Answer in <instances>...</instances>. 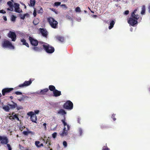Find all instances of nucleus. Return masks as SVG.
Here are the masks:
<instances>
[{"label": "nucleus", "mask_w": 150, "mask_h": 150, "mask_svg": "<svg viewBox=\"0 0 150 150\" xmlns=\"http://www.w3.org/2000/svg\"><path fill=\"white\" fill-rule=\"evenodd\" d=\"M17 104L13 102V105H10L9 106L10 107V108L13 109L15 108L17 106Z\"/></svg>", "instance_id": "cd10ccee"}, {"label": "nucleus", "mask_w": 150, "mask_h": 150, "mask_svg": "<svg viewBox=\"0 0 150 150\" xmlns=\"http://www.w3.org/2000/svg\"><path fill=\"white\" fill-rule=\"evenodd\" d=\"M79 131L80 136L82 135L83 133V130L81 128H79Z\"/></svg>", "instance_id": "f704fd0d"}, {"label": "nucleus", "mask_w": 150, "mask_h": 150, "mask_svg": "<svg viewBox=\"0 0 150 150\" xmlns=\"http://www.w3.org/2000/svg\"><path fill=\"white\" fill-rule=\"evenodd\" d=\"M3 19L5 21L7 20V19L6 16H3Z\"/></svg>", "instance_id": "e2e57ef3"}, {"label": "nucleus", "mask_w": 150, "mask_h": 150, "mask_svg": "<svg viewBox=\"0 0 150 150\" xmlns=\"http://www.w3.org/2000/svg\"><path fill=\"white\" fill-rule=\"evenodd\" d=\"M0 13L4 14L6 13V12L4 10H0Z\"/></svg>", "instance_id": "5fc2aeb1"}, {"label": "nucleus", "mask_w": 150, "mask_h": 150, "mask_svg": "<svg viewBox=\"0 0 150 150\" xmlns=\"http://www.w3.org/2000/svg\"><path fill=\"white\" fill-rule=\"evenodd\" d=\"M7 4L9 6H10L13 5L11 2V1H9L7 3Z\"/></svg>", "instance_id": "a18cd8bd"}, {"label": "nucleus", "mask_w": 150, "mask_h": 150, "mask_svg": "<svg viewBox=\"0 0 150 150\" xmlns=\"http://www.w3.org/2000/svg\"><path fill=\"white\" fill-rule=\"evenodd\" d=\"M9 118L10 120H14V117H13V116H10V117H9Z\"/></svg>", "instance_id": "052dcab7"}, {"label": "nucleus", "mask_w": 150, "mask_h": 150, "mask_svg": "<svg viewBox=\"0 0 150 150\" xmlns=\"http://www.w3.org/2000/svg\"><path fill=\"white\" fill-rule=\"evenodd\" d=\"M47 20L52 28L54 29L57 28L58 22L53 18L50 17L47 18Z\"/></svg>", "instance_id": "f257e3e1"}, {"label": "nucleus", "mask_w": 150, "mask_h": 150, "mask_svg": "<svg viewBox=\"0 0 150 150\" xmlns=\"http://www.w3.org/2000/svg\"><path fill=\"white\" fill-rule=\"evenodd\" d=\"M0 141L1 143L3 144H7L8 142V140L6 136H0Z\"/></svg>", "instance_id": "6e6552de"}, {"label": "nucleus", "mask_w": 150, "mask_h": 150, "mask_svg": "<svg viewBox=\"0 0 150 150\" xmlns=\"http://www.w3.org/2000/svg\"><path fill=\"white\" fill-rule=\"evenodd\" d=\"M7 146L8 147V150H12V148H11V147L9 144H7Z\"/></svg>", "instance_id": "37998d69"}, {"label": "nucleus", "mask_w": 150, "mask_h": 150, "mask_svg": "<svg viewBox=\"0 0 150 150\" xmlns=\"http://www.w3.org/2000/svg\"><path fill=\"white\" fill-rule=\"evenodd\" d=\"M67 131L68 130H69L70 129V127L69 126V125H67Z\"/></svg>", "instance_id": "69168bd1"}, {"label": "nucleus", "mask_w": 150, "mask_h": 150, "mask_svg": "<svg viewBox=\"0 0 150 150\" xmlns=\"http://www.w3.org/2000/svg\"><path fill=\"white\" fill-rule=\"evenodd\" d=\"M53 94V96L55 97L59 96L61 95V92L57 89H56L54 91Z\"/></svg>", "instance_id": "dca6fc26"}, {"label": "nucleus", "mask_w": 150, "mask_h": 150, "mask_svg": "<svg viewBox=\"0 0 150 150\" xmlns=\"http://www.w3.org/2000/svg\"><path fill=\"white\" fill-rule=\"evenodd\" d=\"M32 48L33 50L36 52H41L42 50V49L41 47H39L34 46Z\"/></svg>", "instance_id": "f3484780"}, {"label": "nucleus", "mask_w": 150, "mask_h": 150, "mask_svg": "<svg viewBox=\"0 0 150 150\" xmlns=\"http://www.w3.org/2000/svg\"><path fill=\"white\" fill-rule=\"evenodd\" d=\"M23 134L25 135H28L29 134H30L32 135H34L35 134L34 132H32L31 131L29 130L27 131H24L23 132Z\"/></svg>", "instance_id": "aec40b11"}, {"label": "nucleus", "mask_w": 150, "mask_h": 150, "mask_svg": "<svg viewBox=\"0 0 150 150\" xmlns=\"http://www.w3.org/2000/svg\"><path fill=\"white\" fill-rule=\"evenodd\" d=\"M49 91V89L47 88H45L44 89L42 90L41 91L38 92L37 93L39 95H45Z\"/></svg>", "instance_id": "2eb2a0df"}, {"label": "nucleus", "mask_w": 150, "mask_h": 150, "mask_svg": "<svg viewBox=\"0 0 150 150\" xmlns=\"http://www.w3.org/2000/svg\"><path fill=\"white\" fill-rule=\"evenodd\" d=\"M28 14L27 13L23 15H22V14H20L21 19L23 20H24L25 19V16H28Z\"/></svg>", "instance_id": "bb28decb"}, {"label": "nucleus", "mask_w": 150, "mask_h": 150, "mask_svg": "<svg viewBox=\"0 0 150 150\" xmlns=\"http://www.w3.org/2000/svg\"><path fill=\"white\" fill-rule=\"evenodd\" d=\"M40 10H38L37 11V12L38 13H42L43 12V10L42 8L40 6L39 7Z\"/></svg>", "instance_id": "7c9ffc66"}, {"label": "nucleus", "mask_w": 150, "mask_h": 150, "mask_svg": "<svg viewBox=\"0 0 150 150\" xmlns=\"http://www.w3.org/2000/svg\"><path fill=\"white\" fill-rule=\"evenodd\" d=\"M63 145L64 146V147H66L67 146V144L66 141H64L63 142Z\"/></svg>", "instance_id": "de8ad7c7"}, {"label": "nucleus", "mask_w": 150, "mask_h": 150, "mask_svg": "<svg viewBox=\"0 0 150 150\" xmlns=\"http://www.w3.org/2000/svg\"><path fill=\"white\" fill-rule=\"evenodd\" d=\"M43 125L45 127V129L46 128V123H44L43 124Z\"/></svg>", "instance_id": "774afa93"}, {"label": "nucleus", "mask_w": 150, "mask_h": 150, "mask_svg": "<svg viewBox=\"0 0 150 150\" xmlns=\"http://www.w3.org/2000/svg\"><path fill=\"white\" fill-rule=\"evenodd\" d=\"M75 11L76 12H81L80 8L79 7H77L75 9Z\"/></svg>", "instance_id": "c9c22d12"}, {"label": "nucleus", "mask_w": 150, "mask_h": 150, "mask_svg": "<svg viewBox=\"0 0 150 150\" xmlns=\"http://www.w3.org/2000/svg\"><path fill=\"white\" fill-rule=\"evenodd\" d=\"M46 46L48 47V50L49 52H46L48 53H52L54 51V48L51 46H50L49 44H46Z\"/></svg>", "instance_id": "f8f14e48"}, {"label": "nucleus", "mask_w": 150, "mask_h": 150, "mask_svg": "<svg viewBox=\"0 0 150 150\" xmlns=\"http://www.w3.org/2000/svg\"><path fill=\"white\" fill-rule=\"evenodd\" d=\"M13 117L15 118H16V120H18V121H19V118L18 117L17 115L16 114H15V115H13Z\"/></svg>", "instance_id": "ea45409f"}, {"label": "nucleus", "mask_w": 150, "mask_h": 150, "mask_svg": "<svg viewBox=\"0 0 150 150\" xmlns=\"http://www.w3.org/2000/svg\"><path fill=\"white\" fill-rule=\"evenodd\" d=\"M63 108L66 109L71 110L73 108V103L70 100H67L63 105Z\"/></svg>", "instance_id": "7ed1b4c3"}, {"label": "nucleus", "mask_w": 150, "mask_h": 150, "mask_svg": "<svg viewBox=\"0 0 150 150\" xmlns=\"http://www.w3.org/2000/svg\"><path fill=\"white\" fill-rule=\"evenodd\" d=\"M65 118H64V120H62V123L64 124V123H65V122H66L65 121Z\"/></svg>", "instance_id": "338daca9"}, {"label": "nucleus", "mask_w": 150, "mask_h": 150, "mask_svg": "<svg viewBox=\"0 0 150 150\" xmlns=\"http://www.w3.org/2000/svg\"><path fill=\"white\" fill-rule=\"evenodd\" d=\"M20 40L21 42L22 43V44L23 45L26 46L28 47H29L28 43L26 42V40L25 39L23 38L21 39Z\"/></svg>", "instance_id": "a211bd4d"}, {"label": "nucleus", "mask_w": 150, "mask_h": 150, "mask_svg": "<svg viewBox=\"0 0 150 150\" xmlns=\"http://www.w3.org/2000/svg\"><path fill=\"white\" fill-rule=\"evenodd\" d=\"M102 150H110V149L108 147L104 146L103 147Z\"/></svg>", "instance_id": "e433bc0d"}, {"label": "nucleus", "mask_w": 150, "mask_h": 150, "mask_svg": "<svg viewBox=\"0 0 150 150\" xmlns=\"http://www.w3.org/2000/svg\"><path fill=\"white\" fill-rule=\"evenodd\" d=\"M129 13V11L128 10H126L125 11L124 13V14L126 15H128Z\"/></svg>", "instance_id": "864d4df0"}, {"label": "nucleus", "mask_w": 150, "mask_h": 150, "mask_svg": "<svg viewBox=\"0 0 150 150\" xmlns=\"http://www.w3.org/2000/svg\"><path fill=\"white\" fill-rule=\"evenodd\" d=\"M35 0H30V4H29L30 6L33 7L35 6Z\"/></svg>", "instance_id": "5701e85b"}, {"label": "nucleus", "mask_w": 150, "mask_h": 150, "mask_svg": "<svg viewBox=\"0 0 150 150\" xmlns=\"http://www.w3.org/2000/svg\"><path fill=\"white\" fill-rule=\"evenodd\" d=\"M48 89L51 91H53V92L56 89L55 87L54 86L52 85H50L49 86Z\"/></svg>", "instance_id": "a878e982"}, {"label": "nucleus", "mask_w": 150, "mask_h": 150, "mask_svg": "<svg viewBox=\"0 0 150 150\" xmlns=\"http://www.w3.org/2000/svg\"><path fill=\"white\" fill-rule=\"evenodd\" d=\"M29 40L31 44L34 46H37L39 43L38 41L36 39H34L32 37L29 36Z\"/></svg>", "instance_id": "39448f33"}, {"label": "nucleus", "mask_w": 150, "mask_h": 150, "mask_svg": "<svg viewBox=\"0 0 150 150\" xmlns=\"http://www.w3.org/2000/svg\"><path fill=\"white\" fill-rule=\"evenodd\" d=\"M50 9L52 11L55 12L56 14H57V12L56 11L55 9L53 8H50Z\"/></svg>", "instance_id": "8fccbe9b"}, {"label": "nucleus", "mask_w": 150, "mask_h": 150, "mask_svg": "<svg viewBox=\"0 0 150 150\" xmlns=\"http://www.w3.org/2000/svg\"><path fill=\"white\" fill-rule=\"evenodd\" d=\"M40 143V142L39 141H35V144L36 146H37L38 147H39V145H38Z\"/></svg>", "instance_id": "4c0bfd02"}, {"label": "nucleus", "mask_w": 150, "mask_h": 150, "mask_svg": "<svg viewBox=\"0 0 150 150\" xmlns=\"http://www.w3.org/2000/svg\"><path fill=\"white\" fill-rule=\"evenodd\" d=\"M14 93L17 95H21L22 94V92L18 91L15 92Z\"/></svg>", "instance_id": "58836bf2"}, {"label": "nucleus", "mask_w": 150, "mask_h": 150, "mask_svg": "<svg viewBox=\"0 0 150 150\" xmlns=\"http://www.w3.org/2000/svg\"><path fill=\"white\" fill-rule=\"evenodd\" d=\"M2 46L4 48H9L11 49H14V46L12 43L8 40H4L2 43Z\"/></svg>", "instance_id": "f03ea898"}, {"label": "nucleus", "mask_w": 150, "mask_h": 150, "mask_svg": "<svg viewBox=\"0 0 150 150\" xmlns=\"http://www.w3.org/2000/svg\"><path fill=\"white\" fill-rule=\"evenodd\" d=\"M40 32L42 35L45 37H46L47 35V32L45 29L44 28H40Z\"/></svg>", "instance_id": "4468645a"}, {"label": "nucleus", "mask_w": 150, "mask_h": 150, "mask_svg": "<svg viewBox=\"0 0 150 150\" xmlns=\"http://www.w3.org/2000/svg\"><path fill=\"white\" fill-rule=\"evenodd\" d=\"M14 5L15 7V11L16 12L19 13L22 11V10H21V11L20 10L19 4L17 3H15L14 4Z\"/></svg>", "instance_id": "ddd939ff"}, {"label": "nucleus", "mask_w": 150, "mask_h": 150, "mask_svg": "<svg viewBox=\"0 0 150 150\" xmlns=\"http://www.w3.org/2000/svg\"><path fill=\"white\" fill-rule=\"evenodd\" d=\"M13 5L11 6H9V8H7V9L8 11H12L13 10Z\"/></svg>", "instance_id": "473e14b6"}, {"label": "nucleus", "mask_w": 150, "mask_h": 150, "mask_svg": "<svg viewBox=\"0 0 150 150\" xmlns=\"http://www.w3.org/2000/svg\"><path fill=\"white\" fill-rule=\"evenodd\" d=\"M145 12V6L144 5L142 6V10L141 12V13L142 14H144Z\"/></svg>", "instance_id": "c85d7f7f"}, {"label": "nucleus", "mask_w": 150, "mask_h": 150, "mask_svg": "<svg viewBox=\"0 0 150 150\" xmlns=\"http://www.w3.org/2000/svg\"><path fill=\"white\" fill-rule=\"evenodd\" d=\"M58 113L61 114L62 115H64L66 114V112L63 109H61L58 111Z\"/></svg>", "instance_id": "393cba45"}, {"label": "nucleus", "mask_w": 150, "mask_h": 150, "mask_svg": "<svg viewBox=\"0 0 150 150\" xmlns=\"http://www.w3.org/2000/svg\"><path fill=\"white\" fill-rule=\"evenodd\" d=\"M56 38L57 40L61 42H64V37H63L58 36L56 37Z\"/></svg>", "instance_id": "6ab92c4d"}, {"label": "nucleus", "mask_w": 150, "mask_h": 150, "mask_svg": "<svg viewBox=\"0 0 150 150\" xmlns=\"http://www.w3.org/2000/svg\"><path fill=\"white\" fill-rule=\"evenodd\" d=\"M66 128L64 127L63 129V131L60 134V135L62 136H66L67 134V130H66Z\"/></svg>", "instance_id": "412c9836"}, {"label": "nucleus", "mask_w": 150, "mask_h": 150, "mask_svg": "<svg viewBox=\"0 0 150 150\" xmlns=\"http://www.w3.org/2000/svg\"><path fill=\"white\" fill-rule=\"evenodd\" d=\"M66 18L68 20L71 19V18L70 16L69 15H67L66 16Z\"/></svg>", "instance_id": "3c124183"}, {"label": "nucleus", "mask_w": 150, "mask_h": 150, "mask_svg": "<svg viewBox=\"0 0 150 150\" xmlns=\"http://www.w3.org/2000/svg\"><path fill=\"white\" fill-rule=\"evenodd\" d=\"M57 135V133L56 132H54L52 134V137L54 138H55L56 137Z\"/></svg>", "instance_id": "a19ab883"}, {"label": "nucleus", "mask_w": 150, "mask_h": 150, "mask_svg": "<svg viewBox=\"0 0 150 150\" xmlns=\"http://www.w3.org/2000/svg\"><path fill=\"white\" fill-rule=\"evenodd\" d=\"M20 35L22 37H25V35L24 33H20Z\"/></svg>", "instance_id": "6e6d98bb"}, {"label": "nucleus", "mask_w": 150, "mask_h": 150, "mask_svg": "<svg viewBox=\"0 0 150 150\" xmlns=\"http://www.w3.org/2000/svg\"><path fill=\"white\" fill-rule=\"evenodd\" d=\"M16 17L14 15H12L11 17V21H15L16 20Z\"/></svg>", "instance_id": "72a5a7b5"}, {"label": "nucleus", "mask_w": 150, "mask_h": 150, "mask_svg": "<svg viewBox=\"0 0 150 150\" xmlns=\"http://www.w3.org/2000/svg\"><path fill=\"white\" fill-rule=\"evenodd\" d=\"M37 11L35 9L34 10L33 13V15L34 17H35L37 15Z\"/></svg>", "instance_id": "49530a36"}, {"label": "nucleus", "mask_w": 150, "mask_h": 150, "mask_svg": "<svg viewBox=\"0 0 150 150\" xmlns=\"http://www.w3.org/2000/svg\"><path fill=\"white\" fill-rule=\"evenodd\" d=\"M148 11L149 13H150V4H149L148 7Z\"/></svg>", "instance_id": "13d9d810"}, {"label": "nucleus", "mask_w": 150, "mask_h": 150, "mask_svg": "<svg viewBox=\"0 0 150 150\" xmlns=\"http://www.w3.org/2000/svg\"><path fill=\"white\" fill-rule=\"evenodd\" d=\"M131 17L137 20L140 18V16L137 14H131Z\"/></svg>", "instance_id": "4be33fe9"}, {"label": "nucleus", "mask_w": 150, "mask_h": 150, "mask_svg": "<svg viewBox=\"0 0 150 150\" xmlns=\"http://www.w3.org/2000/svg\"><path fill=\"white\" fill-rule=\"evenodd\" d=\"M17 108V109L19 110L20 109H23V107L21 106H17L16 107Z\"/></svg>", "instance_id": "09e8293b"}, {"label": "nucleus", "mask_w": 150, "mask_h": 150, "mask_svg": "<svg viewBox=\"0 0 150 150\" xmlns=\"http://www.w3.org/2000/svg\"><path fill=\"white\" fill-rule=\"evenodd\" d=\"M44 146L43 144L42 143H41L39 145V147H40L41 146Z\"/></svg>", "instance_id": "0e129e2a"}, {"label": "nucleus", "mask_w": 150, "mask_h": 150, "mask_svg": "<svg viewBox=\"0 0 150 150\" xmlns=\"http://www.w3.org/2000/svg\"><path fill=\"white\" fill-rule=\"evenodd\" d=\"M61 7H63L65 9H67V7L65 4H62L60 5Z\"/></svg>", "instance_id": "603ef678"}, {"label": "nucleus", "mask_w": 150, "mask_h": 150, "mask_svg": "<svg viewBox=\"0 0 150 150\" xmlns=\"http://www.w3.org/2000/svg\"><path fill=\"white\" fill-rule=\"evenodd\" d=\"M38 44H39V47H41L42 49L43 48L45 50L46 52H49L48 50V47L46 46V43H45L43 42H39Z\"/></svg>", "instance_id": "1a4fd4ad"}, {"label": "nucleus", "mask_w": 150, "mask_h": 150, "mask_svg": "<svg viewBox=\"0 0 150 150\" xmlns=\"http://www.w3.org/2000/svg\"><path fill=\"white\" fill-rule=\"evenodd\" d=\"M61 3L60 2H57L54 3V6H58L60 5L61 4Z\"/></svg>", "instance_id": "2f4dec72"}, {"label": "nucleus", "mask_w": 150, "mask_h": 150, "mask_svg": "<svg viewBox=\"0 0 150 150\" xmlns=\"http://www.w3.org/2000/svg\"><path fill=\"white\" fill-rule=\"evenodd\" d=\"M18 100L20 102L22 100H24V98L23 97H23L21 98H20L18 99Z\"/></svg>", "instance_id": "c03bdc74"}, {"label": "nucleus", "mask_w": 150, "mask_h": 150, "mask_svg": "<svg viewBox=\"0 0 150 150\" xmlns=\"http://www.w3.org/2000/svg\"><path fill=\"white\" fill-rule=\"evenodd\" d=\"M128 23L131 25L134 26L136 25L137 24L138 22L137 20L130 17L128 20Z\"/></svg>", "instance_id": "423d86ee"}, {"label": "nucleus", "mask_w": 150, "mask_h": 150, "mask_svg": "<svg viewBox=\"0 0 150 150\" xmlns=\"http://www.w3.org/2000/svg\"><path fill=\"white\" fill-rule=\"evenodd\" d=\"M31 83V79H30L29 81H25L23 83L20 84L18 87H22L25 86H27L30 85Z\"/></svg>", "instance_id": "9b49d317"}, {"label": "nucleus", "mask_w": 150, "mask_h": 150, "mask_svg": "<svg viewBox=\"0 0 150 150\" xmlns=\"http://www.w3.org/2000/svg\"><path fill=\"white\" fill-rule=\"evenodd\" d=\"M101 128L102 129H104L106 128H107V126H105L103 125H102L101 126Z\"/></svg>", "instance_id": "680f3d73"}, {"label": "nucleus", "mask_w": 150, "mask_h": 150, "mask_svg": "<svg viewBox=\"0 0 150 150\" xmlns=\"http://www.w3.org/2000/svg\"><path fill=\"white\" fill-rule=\"evenodd\" d=\"M13 88H6L2 90V94L3 96H5L6 94L12 91L13 90Z\"/></svg>", "instance_id": "9d476101"}, {"label": "nucleus", "mask_w": 150, "mask_h": 150, "mask_svg": "<svg viewBox=\"0 0 150 150\" xmlns=\"http://www.w3.org/2000/svg\"><path fill=\"white\" fill-rule=\"evenodd\" d=\"M8 36L11 38L13 41H15L16 39V35L13 32L10 31L8 34Z\"/></svg>", "instance_id": "0eeeda50"}, {"label": "nucleus", "mask_w": 150, "mask_h": 150, "mask_svg": "<svg viewBox=\"0 0 150 150\" xmlns=\"http://www.w3.org/2000/svg\"><path fill=\"white\" fill-rule=\"evenodd\" d=\"M39 112H40V111L38 110H35V111H34V112H35L34 113L35 114V115L36 114H38L39 113Z\"/></svg>", "instance_id": "4d7b16f0"}, {"label": "nucleus", "mask_w": 150, "mask_h": 150, "mask_svg": "<svg viewBox=\"0 0 150 150\" xmlns=\"http://www.w3.org/2000/svg\"><path fill=\"white\" fill-rule=\"evenodd\" d=\"M3 109L7 112L9 111V108L7 105L4 107Z\"/></svg>", "instance_id": "c756f323"}, {"label": "nucleus", "mask_w": 150, "mask_h": 150, "mask_svg": "<svg viewBox=\"0 0 150 150\" xmlns=\"http://www.w3.org/2000/svg\"><path fill=\"white\" fill-rule=\"evenodd\" d=\"M137 11V9H135L134 10V11L131 13V14H136V12Z\"/></svg>", "instance_id": "bf43d9fd"}, {"label": "nucleus", "mask_w": 150, "mask_h": 150, "mask_svg": "<svg viewBox=\"0 0 150 150\" xmlns=\"http://www.w3.org/2000/svg\"><path fill=\"white\" fill-rule=\"evenodd\" d=\"M28 115L30 116V120L33 122L36 123H37V117L36 115L34 113V112L32 111L28 113Z\"/></svg>", "instance_id": "20e7f679"}, {"label": "nucleus", "mask_w": 150, "mask_h": 150, "mask_svg": "<svg viewBox=\"0 0 150 150\" xmlns=\"http://www.w3.org/2000/svg\"><path fill=\"white\" fill-rule=\"evenodd\" d=\"M115 114H113L112 115V118L113 119L114 121H115L116 120V118H115Z\"/></svg>", "instance_id": "79ce46f5"}, {"label": "nucleus", "mask_w": 150, "mask_h": 150, "mask_svg": "<svg viewBox=\"0 0 150 150\" xmlns=\"http://www.w3.org/2000/svg\"><path fill=\"white\" fill-rule=\"evenodd\" d=\"M115 24V22L113 20H112L111 21L110 23V26L108 27V28L109 29H111L113 27L114 25Z\"/></svg>", "instance_id": "b1692460"}]
</instances>
